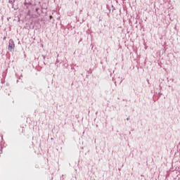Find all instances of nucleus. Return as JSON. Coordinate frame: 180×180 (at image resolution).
Instances as JSON below:
<instances>
[{"label":"nucleus","mask_w":180,"mask_h":180,"mask_svg":"<svg viewBox=\"0 0 180 180\" xmlns=\"http://www.w3.org/2000/svg\"><path fill=\"white\" fill-rule=\"evenodd\" d=\"M8 51H15V41H13V39H10L8 41Z\"/></svg>","instance_id":"1"},{"label":"nucleus","mask_w":180,"mask_h":180,"mask_svg":"<svg viewBox=\"0 0 180 180\" xmlns=\"http://www.w3.org/2000/svg\"><path fill=\"white\" fill-rule=\"evenodd\" d=\"M24 5H25V6H27V9L29 8L27 6H30V5H32V3H30V2H25L24 3Z\"/></svg>","instance_id":"2"},{"label":"nucleus","mask_w":180,"mask_h":180,"mask_svg":"<svg viewBox=\"0 0 180 180\" xmlns=\"http://www.w3.org/2000/svg\"><path fill=\"white\" fill-rule=\"evenodd\" d=\"M8 2H9L11 5H13V4H15V0H8Z\"/></svg>","instance_id":"3"},{"label":"nucleus","mask_w":180,"mask_h":180,"mask_svg":"<svg viewBox=\"0 0 180 180\" xmlns=\"http://www.w3.org/2000/svg\"><path fill=\"white\" fill-rule=\"evenodd\" d=\"M112 11H115V6H113V5L112 6Z\"/></svg>","instance_id":"4"},{"label":"nucleus","mask_w":180,"mask_h":180,"mask_svg":"<svg viewBox=\"0 0 180 180\" xmlns=\"http://www.w3.org/2000/svg\"><path fill=\"white\" fill-rule=\"evenodd\" d=\"M35 11H36V12H38V11H39V8H37L35 9Z\"/></svg>","instance_id":"5"},{"label":"nucleus","mask_w":180,"mask_h":180,"mask_svg":"<svg viewBox=\"0 0 180 180\" xmlns=\"http://www.w3.org/2000/svg\"><path fill=\"white\" fill-rule=\"evenodd\" d=\"M3 40H6V37H4Z\"/></svg>","instance_id":"6"},{"label":"nucleus","mask_w":180,"mask_h":180,"mask_svg":"<svg viewBox=\"0 0 180 180\" xmlns=\"http://www.w3.org/2000/svg\"><path fill=\"white\" fill-rule=\"evenodd\" d=\"M127 120H130V117H128L127 118Z\"/></svg>","instance_id":"7"},{"label":"nucleus","mask_w":180,"mask_h":180,"mask_svg":"<svg viewBox=\"0 0 180 180\" xmlns=\"http://www.w3.org/2000/svg\"><path fill=\"white\" fill-rule=\"evenodd\" d=\"M160 96H161V95H162V94H161V92L159 93Z\"/></svg>","instance_id":"8"},{"label":"nucleus","mask_w":180,"mask_h":180,"mask_svg":"<svg viewBox=\"0 0 180 180\" xmlns=\"http://www.w3.org/2000/svg\"><path fill=\"white\" fill-rule=\"evenodd\" d=\"M51 18H53V16L51 15V16H50V19H51Z\"/></svg>","instance_id":"9"},{"label":"nucleus","mask_w":180,"mask_h":180,"mask_svg":"<svg viewBox=\"0 0 180 180\" xmlns=\"http://www.w3.org/2000/svg\"><path fill=\"white\" fill-rule=\"evenodd\" d=\"M107 8H108V9L109 10V11H110V9H109V8L107 6Z\"/></svg>","instance_id":"10"},{"label":"nucleus","mask_w":180,"mask_h":180,"mask_svg":"<svg viewBox=\"0 0 180 180\" xmlns=\"http://www.w3.org/2000/svg\"><path fill=\"white\" fill-rule=\"evenodd\" d=\"M56 63H58V60H56Z\"/></svg>","instance_id":"11"},{"label":"nucleus","mask_w":180,"mask_h":180,"mask_svg":"<svg viewBox=\"0 0 180 180\" xmlns=\"http://www.w3.org/2000/svg\"><path fill=\"white\" fill-rule=\"evenodd\" d=\"M160 86V89H161V88H162L161 86Z\"/></svg>","instance_id":"12"}]
</instances>
